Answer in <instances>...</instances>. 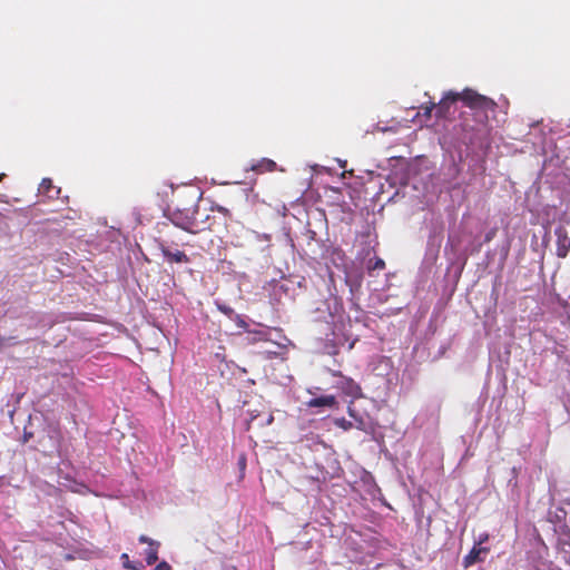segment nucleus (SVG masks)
<instances>
[{"mask_svg":"<svg viewBox=\"0 0 570 570\" xmlns=\"http://www.w3.org/2000/svg\"><path fill=\"white\" fill-rule=\"evenodd\" d=\"M458 100H461L470 109L482 112V122H487L489 114L491 112L493 115L498 108V104L493 99L483 96L473 89L466 88L462 92L449 91L444 98L436 104L435 116L438 118L446 117L450 106Z\"/></svg>","mask_w":570,"mask_h":570,"instance_id":"nucleus-1","label":"nucleus"},{"mask_svg":"<svg viewBox=\"0 0 570 570\" xmlns=\"http://www.w3.org/2000/svg\"><path fill=\"white\" fill-rule=\"evenodd\" d=\"M197 214V206L178 209L173 213L171 222L175 226L186 230L189 234H199L204 232V227L194 222V215Z\"/></svg>","mask_w":570,"mask_h":570,"instance_id":"nucleus-2","label":"nucleus"},{"mask_svg":"<svg viewBox=\"0 0 570 570\" xmlns=\"http://www.w3.org/2000/svg\"><path fill=\"white\" fill-rule=\"evenodd\" d=\"M331 373L333 376L340 379L336 382L335 387L341 390L343 394L353 399H358L362 396V389L360 384H357L353 379L343 375L340 371H332Z\"/></svg>","mask_w":570,"mask_h":570,"instance_id":"nucleus-3","label":"nucleus"},{"mask_svg":"<svg viewBox=\"0 0 570 570\" xmlns=\"http://www.w3.org/2000/svg\"><path fill=\"white\" fill-rule=\"evenodd\" d=\"M256 423V426L258 428H265L273 423L274 416L273 413L269 411H259V410H249L248 411V419L246 421V430H250L253 424Z\"/></svg>","mask_w":570,"mask_h":570,"instance_id":"nucleus-4","label":"nucleus"},{"mask_svg":"<svg viewBox=\"0 0 570 570\" xmlns=\"http://www.w3.org/2000/svg\"><path fill=\"white\" fill-rule=\"evenodd\" d=\"M159 249L163 254V256L165 257L166 262L167 263H170V264H180V263H189L190 259L189 257L186 255L185 252L183 250H179V249H176V250H171L169 246H167L165 243L160 242L159 243Z\"/></svg>","mask_w":570,"mask_h":570,"instance_id":"nucleus-5","label":"nucleus"},{"mask_svg":"<svg viewBox=\"0 0 570 570\" xmlns=\"http://www.w3.org/2000/svg\"><path fill=\"white\" fill-rule=\"evenodd\" d=\"M138 540L140 543L148 544V548L145 551V554H146L145 559H146V562L148 566L154 564L158 560V549L160 547V543L158 541H155V540L148 538L145 534H141Z\"/></svg>","mask_w":570,"mask_h":570,"instance_id":"nucleus-6","label":"nucleus"},{"mask_svg":"<svg viewBox=\"0 0 570 570\" xmlns=\"http://www.w3.org/2000/svg\"><path fill=\"white\" fill-rule=\"evenodd\" d=\"M558 238L557 255L561 258L566 257L570 250V236L564 227L560 226L556 229Z\"/></svg>","mask_w":570,"mask_h":570,"instance_id":"nucleus-7","label":"nucleus"},{"mask_svg":"<svg viewBox=\"0 0 570 570\" xmlns=\"http://www.w3.org/2000/svg\"><path fill=\"white\" fill-rule=\"evenodd\" d=\"M307 407H327V409H337L338 401L335 395H322L317 397H313L306 402Z\"/></svg>","mask_w":570,"mask_h":570,"instance_id":"nucleus-8","label":"nucleus"},{"mask_svg":"<svg viewBox=\"0 0 570 570\" xmlns=\"http://www.w3.org/2000/svg\"><path fill=\"white\" fill-rule=\"evenodd\" d=\"M489 548L474 546L470 552L463 558L462 564L465 569L482 561L481 553H488Z\"/></svg>","mask_w":570,"mask_h":570,"instance_id":"nucleus-9","label":"nucleus"},{"mask_svg":"<svg viewBox=\"0 0 570 570\" xmlns=\"http://www.w3.org/2000/svg\"><path fill=\"white\" fill-rule=\"evenodd\" d=\"M39 195L47 196L49 199L57 198L60 194V188L55 186L50 178H43L39 185Z\"/></svg>","mask_w":570,"mask_h":570,"instance_id":"nucleus-10","label":"nucleus"},{"mask_svg":"<svg viewBox=\"0 0 570 570\" xmlns=\"http://www.w3.org/2000/svg\"><path fill=\"white\" fill-rule=\"evenodd\" d=\"M276 168V163L272 159L263 158L256 164L250 166V169L256 173L273 171Z\"/></svg>","mask_w":570,"mask_h":570,"instance_id":"nucleus-11","label":"nucleus"},{"mask_svg":"<svg viewBox=\"0 0 570 570\" xmlns=\"http://www.w3.org/2000/svg\"><path fill=\"white\" fill-rule=\"evenodd\" d=\"M194 222H197L200 226L204 227V230L212 228V217L209 214L206 213V210H200L199 207H197V214L194 215L193 218Z\"/></svg>","mask_w":570,"mask_h":570,"instance_id":"nucleus-12","label":"nucleus"},{"mask_svg":"<svg viewBox=\"0 0 570 570\" xmlns=\"http://www.w3.org/2000/svg\"><path fill=\"white\" fill-rule=\"evenodd\" d=\"M124 568L129 570H145V566L140 561H131L127 553L120 556Z\"/></svg>","mask_w":570,"mask_h":570,"instance_id":"nucleus-13","label":"nucleus"},{"mask_svg":"<svg viewBox=\"0 0 570 570\" xmlns=\"http://www.w3.org/2000/svg\"><path fill=\"white\" fill-rule=\"evenodd\" d=\"M268 340V333L263 330L248 331V341L250 343L266 342Z\"/></svg>","mask_w":570,"mask_h":570,"instance_id":"nucleus-14","label":"nucleus"},{"mask_svg":"<svg viewBox=\"0 0 570 570\" xmlns=\"http://www.w3.org/2000/svg\"><path fill=\"white\" fill-rule=\"evenodd\" d=\"M385 268V262L381 257H374L373 259H370L367 263V271L374 272V271H382Z\"/></svg>","mask_w":570,"mask_h":570,"instance_id":"nucleus-15","label":"nucleus"},{"mask_svg":"<svg viewBox=\"0 0 570 570\" xmlns=\"http://www.w3.org/2000/svg\"><path fill=\"white\" fill-rule=\"evenodd\" d=\"M436 107V104L435 102H430L425 106H422L421 109L423 110V116L426 118V119H430L431 118V115H432V111L435 109Z\"/></svg>","mask_w":570,"mask_h":570,"instance_id":"nucleus-16","label":"nucleus"},{"mask_svg":"<svg viewBox=\"0 0 570 570\" xmlns=\"http://www.w3.org/2000/svg\"><path fill=\"white\" fill-rule=\"evenodd\" d=\"M218 308H219V311H220L222 313H224V314H225V315H227L228 317H233V316H235V315H236V314H235V312H234V309H233L232 307L227 306V305H219V306H218Z\"/></svg>","mask_w":570,"mask_h":570,"instance_id":"nucleus-17","label":"nucleus"},{"mask_svg":"<svg viewBox=\"0 0 570 570\" xmlns=\"http://www.w3.org/2000/svg\"><path fill=\"white\" fill-rule=\"evenodd\" d=\"M235 321H236V324L238 327L245 330L248 332L247 327H248V324L240 317V315H235Z\"/></svg>","mask_w":570,"mask_h":570,"instance_id":"nucleus-18","label":"nucleus"},{"mask_svg":"<svg viewBox=\"0 0 570 570\" xmlns=\"http://www.w3.org/2000/svg\"><path fill=\"white\" fill-rule=\"evenodd\" d=\"M336 425L343 428L344 430H348L352 428V422L346 421L345 419H340L336 421Z\"/></svg>","mask_w":570,"mask_h":570,"instance_id":"nucleus-19","label":"nucleus"},{"mask_svg":"<svg viewBox=\"0 0 570 570\" xmlns=\"http://www.w3.org/2000/svg\"><path fill=\"white\" fill-rule=\"evenodd\" d=\"M155 570H171V567L167 561H161L156 566Z\"/></svg>","mask_w":570,"mask_h":570,"instance_id":"nucleus-20","label":"nucleus"},{"mask_svg":"<svg viewBox=\"0 0 570 570\" xmlns=\"http://www.w3.org/2000/svg\"><path fill=\"white\" fill-rule=\"evenodd\" d=\"M489 540V534L488 533H482L479 535V540L476 542L475 546H481L482 543L487 542Z\"/></svg>","mask_w":570,"mask_h":570,"instance_id":"nucleus-21","label":"nucleus"},{"mask_svg":"<svg viewBox=\"0 0 570 570\" xmlns=\"http://www.w3.org/2000/svg\"><path fill=\"white\" fill-rule=\"evenodd\" d=\"M495 233H497L495 229H491L490 232H488L487 235H485L484 242L485 243L491 242L492 238L494 237Z\"/></svg>","mask_w":570,"mask_h":570,"instance_id":"nucleus-22","label":"nucleus"},{"mask_svg":"<svg viewBox=\"0 0 570 570\" xmlns=\"http://www.w3.org/2000/svg\"><path fill=\"white\" fill-rule=\"evenodd\" d=\"M217 212L222 213L225 216L229 215V210L223 206H218Z\"/></svg>","mask_w":570,"mask_h":570,"instance_id":"nucleus-23","label":"nucleus"},{"mask_svg":"<svg viewBox=\"0 0 570 570\" xmlns=\"http://www.w3.org/2000/svg\"><path fill=\"white\" fill-rule=\"evenodd\" d=\"M32 436V433L24 432L23 434V442H28V440Z\"/></svg>","mask_w":570,"mask_h":570,"instance_id":"nucleus-24","label":"nucleus"},{"mask_svg":"<svg viewBox=\"0 0 570 570\" xmlns=\"http://www.w3.org/2000/svg\"><path fill=\"white\" fill-rule=\"evenodd\" d=\"M563 544H567L569 547V553H570V533H569V540L568 541H563Z\"/></svg>","mask_w":570,"mask_h":570,"instance_id":"nucleus-25","label":"nucleus"},{"mask_svg":"<svg viewBox=\"0 0 570 570\" xmlns=\"http://www.w3.org/2000/svg\"><path fill=\"white\" fill-rule=\"evenodd\" d=\"M4 176L6 174H0V181L3 179Z\"/></svg>","mask_w":570,"mask_h":570,"instance_id":"nucleus-26","label":"nucleus"}]
</instances>
